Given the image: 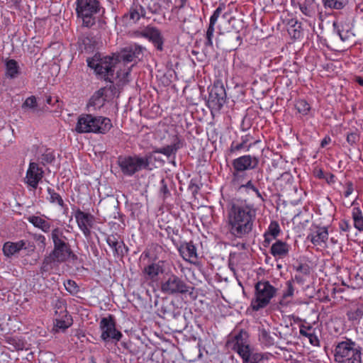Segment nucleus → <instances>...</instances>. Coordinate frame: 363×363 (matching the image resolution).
<instances>
[{
  "label": "nucleus",
  "mask_w": 363,
  "mask_h": 363,
  "mask_svg": "<svg viewBox=\"0 0 363 363\" xmlns=\"http://www.w3.org/2000/svg\"><path fill=\"white\" fill-rule=\"evenodd\" d=\"M166 208H167V211L166 212L162 211L160 213L162 216H164L163 218H161V220L162 221L166 222V223H168L170 221V219L172 218V216L169 212L171 206H169V208L167 206H166Z\"/></svg>",
  "instance_id": "bf43d9fd"
},
{
  "label": "nucleus",
  "mask_w": 363,
  "mask_h": 363,
  "mask_svg": "<svg viewBox=\"0 0 363 363\" xmlns=\"http://www.w3.org/2000/svg\"><path fill=\"white\" fill-rule=\"evenodd\" d=\"M342 284L352 289H359L363 285V276L360 274H342Z\"/></svg>",
  "instance_id": "4be33fe9"
},
{
  "label": "nucleus",
  "mask_w": 363,
  "mask_h": 363,
  "mask_svg": "<svg viewBox=\"0 0 363 363\" xmlns=\"http://www.w3.org/2000/svg\"><path fill=\"white\" fill-rule=\"evenodd\" d=\"M309 240L314 245L322 246L328 239V231L326 227L315 226V230L308 235Z\"/></svg>",
  "instance_id": "aec40b11"
},
{
  "label": "nucleus",
  "mask_w": 363,
  "mask_h": 363,
  "mask_svg": "<svg viewBox=\"0 0 363 363\" xmlns=\"http://www.w3.org/2000/svg\"><path fill=\"white\" fill-rule=\"evenodd\" d=\"M227 99L226 91L221 82H214L209 89L206 104L211 112L220 111Z\"/></svg>",
  "instance_id": "f8f14e48"
},
{
  "label": "nucleus",
  "mask_w": 363,
  "mask_h": 363,
  "mask_svg": "<svg viewBox=\"0 0 363 363\" xmlns=\"http://www.w3.org/2000/svg\"><path fill=\"white\" fill-rule=\"evenodd\" d=\"M325 7L333 9H342L349 2V0H323Z\"/></svg>",
  "instance_id": "79ce46f5"
},
{
  "label": "nucleus",
  "mask_w": 363,
  "mask_h": 363,
  "mask_svg": "<svg viewBox=\"0 0 363 363\" xmlns=\"http://www.w3.org/2000/svg\"><path fill=\"white\" fill-rule=\"evenodd\" d=\"M124 17L129 18V21L135 23L138 22L140 18L145 17V11L144 8L138 2H133L128 13L125 14Z\"/></svg>",
  "instance_id": "bb28decb"
},
{
  "label": "nucleus",
  "mask_w": 363,
  "mask_h": 363,
  "mask_svg": "<svg viewBox=\"0 0 363 363\" xmlns=\"http://www.w3.org/2000/svg\"><path fill=\"white\" fill-rule=\"evenodd\" d=\"M300 9L306 16H311V11L306 6H301Z\"/></svg>",
  "instance_id": "774afa93"
},
{
  "label": "nucleus",
  "mask_w": 363,
  "mask_h": 363,
  "mask_svg": "<svg viewBox=\"0 0 363 363\" xmlns=\"http://www.w3.org/2000/svg\"><path fill=\"white\" fill-rule=\"evenodd\" d=\"M294 280H288L286 282V289L284 291L282 294V298L286 299L289 297H291L294 292Z\"/></svg>",
  "instance_id": "de8ad7c7"
},
{
  "label": "nucleus",
  "mask_w": 363,
  "mask_h": 363,
  "mask_svg": "<svg viewBox=\"0 0 363 363\" xmlns=\"http://www.w3.org/2000/svg\"><path fill=\"white\" fill-rule=\"evenodd\" d=\"M256 209L246 200L233 199L227 204V227L233 237L243 238L252 231Z\"/></svg>",
  "instance_id": "f257e3e1"
},
{
  "label": "nucleus",
  "mask_w": 363,
  "mask_h": 363,
  "mask_svg": "<svg viewBox=\"0 0 363 363\" xmlns=\"http://www.w3.org/2000/svg\"><path fill=\"white\" fill-rule=\"evenodd\" d=\"M179 252L185 260L197 258L196 248L192 242H184L178 247Z\"/></svg>",
  "instance_id": "cd10ccee"
},
{
  "label": "nucleus",
  "mask_w": 363,
  "mask_h": 363,
  "mask_svg": "<svg viewBox=\"0 0 363 363\" xmlns=\"http://www.w3.org/2000/svg\"><path fill=\"white\" fill-rule=\"evenodd\" d=\"M346 315L350 321H359L363 317V304L359 305L355 309L348 311Z\"/></svg>",
  "instance_id": "a19ab883"
},
{
  "label": "nucleus",
  "mask_w": 363,
  "mask_h": 363,
  "mask_svg": "<svg viewBox=\"0 0 363 363\" xmlns=\"http://www.w3.org/2000/svg\"><path fill=\"white\" fill-rule=\"evenodd\" d=\"M253 140V136L251 135L250 133L242 135L241 137V142L246 146L247 151H248L253 145L258 142V140H255V142L252 143Z\"/></svg>",
  "instance_id": "3c124183"
},
{
  "label": "nucleus",
  "mask_w": 363,
  "mask_h": 363,
  "mask_svg": "<svg viewBox=\"0 0 363 363\" xmlns=\"http://www.w3.org/2000/svg\"><path fill=\"white\" fill-rule=\"evenodd\" d=\"M296 108L298 111L303 115H307L311 109L309 104H308V102L303 99L298 100L296 102Z\"/></svg>",
  "instance_id": "a18cd8bd"
},
{
  "label": "nucleus",
  "mask_w": 363,
  "mask_h": 363,
  "mask_svg": "<svg viewBox=\"0 0 363 363\" xmlns=\"http://www.w3.org/2000/svg\"><path fill=\"white\" fill-rule=\"evenodd\" d=\"M326 182L328 183V184H333L335 183V175L332 173H328L327 174V175L325 177V178Z\"/></svg>",
  "instance_id": "338daca9"
},
{
  "label": "nucleus",
  "mask_w": 363,
  "mask_h": 363,
  "mask_svg": "<svg viewBox=\"0 0 363 363\" xmlns=\"http://www.w3.org/2000/svg\"><path fill=\"white\" fill-rule=\"evenodd\" d=\"M354 346L351 340L340 342L335 348V360L340 363H362L361 352Z\"/></svg>",
  "instance_id": "1a4fd4ad"
},
{
  "label": "nucleus",
  "mask_w": 363,
  "mask_h": 363,
  "mask_svg": "<svg viewBox=\"0 0 363 363\" xmlns=\"http://www.w3.org/2000/svg\"><path fill=\"white\" fill-rule=\"evenodd\" d=\"M345 188H346V190L344 192V196L345 197H348L350 195L352 194V193L354 191L353 183L350 181L347 182L345 183Z\"/></svg>",
  "instance_id": "13d9d810"
},
{
  "label": "nucleus",
  "mask_w": 363,
  "mask_h": 363,
  "mask_svg": "<svg viewBox=\"0 0 363 363\" xmlns=\"http://www.w3.org/2000/svg\"><path fill=\"white\" fill-rule=\"evenodd\" d=\"M142 55V48L136 45H130L121 51L120 58L123 63L124 68L116 72V79H118L119 82L125 84L129 82V75L133 65L130 66H127V65L135 62Z\"/></svg>",
  "instance_id": "423d86ee"
},
{
  "label": "nucleus",
  "mask_w": 363,
  "mask_h": 363,
  "mask_svg": "<svg viewBox=\"0 0 363 363\" xmlns=\"http://www.w3.org/2000/svg\"><path fill=\"white\" fill-rule=\"evenodd\" d=\"M242 150H246V146L242 143H238L235 141H233L229 149L227 151L228 155H233L237 152H240Z\"/></svg>",
  "instance_id": "49530a36"
},
{
  "label": "nucleus",
  "mask_w": 363,
  "mask_h": 363,
  "mask_svg": "<svg viewBox=\"0 0 363 363\" xmlns=\"http://www.w3.org/2000/svg\"><path fill=\"white\" fill-rule=\"evenodd\" d=\"M346 140L350 145L354 146L359 142L360 135L357 131L351 132L347 133Z\"/></svg>",
  "instance_id": "09e8293b"
},
{
  "label": "nucleus",
  "mask_w": 363,
  "mask_h": 363,
  "mask_svg": "<svg viewBox=\"0 0 363 363\" xmlns=\"http://www.w3.org/2000/svg\"><path fill=\"white\" fill-rule=\"evenodd\" d=\"M164 231L167 234V238H170L173 242H174V240L173 238V235L174 234V230L169 225H167L166 228H164Z\"/></svg>",
  "instance_id": "e2e57ef3"
},
{
  "label": "nucleus",
  "mask_w": 363,
  "mask_h": 363,
  "mask_svg": "<svg viewBox=\"0 0 363 363\" xmlns=\"http://www.w3.org/2000/svg\"><path fill=\"white\" fill-rule=\"evenodd\" d=\"M88 66L94 69L96 73L102 76L104 79L110 82H113L114 79V69L116 67H113V58L108 56L101 57L100 55L96 54L93 57L88 58Z\"/></svg>",
  "instance_id": "0eeeda50"
},
{
  "label": "nucleus",
  "mask_w": 363,
  "mask_h": 363,
  "mask_svg": "<svg viewBox=\"0 0 363 363\" xmlns=\"http://www.w3.org/2000/svg\"><path fill=\"white\" fill-rule=\"evenodd\" d=\"M108 245L113 250V254L118 257H123L128 252V247L123 241L119 240L117 235H110L106 238Z\"/></svg>",
  "instance_id": "412c9836"
},
{
  "label": "nucleus",
  "mask_w": 363,
  "mask_h": 363,
  "mask_svg": "<svg viewBox=\"0 0 363 363\" xmlns=\"http://www.w3.org/2000/svg\"><path fill=\"white\" fill-rule=\"evenodd\" d=\"M247 339V333L241 329L237 334L230 335L225 344L228 348L237 352L240 355L243 360V363L249 360L251 354Z\"/></svg>",
  "instance_id": "6e6552de"
},
{
  "label": "nucleus",
  "mask_w": 363,
  "mask_h": 363,
  "mask_svg": "<svg viewBox=\"0 0 363 363\" xmlns=\"http://www.w3.org/2000/svg\"><path fill=\"white\" fill-rule=\"evenodd\" d=\"M80 42L82 45H84V48L86 50H92L94 48V40H93V38L89 36H83L80 39Z\"/></svg>",
  "instance_id": "8fccbe9b"
},
{
  "label": "nucleus",
  "mask_w": 363,
  "mask_h": 363,
  "mask_svg": "<svg viewBox=\"0 0 363 363\" xmlns=\"http://www.w3.org/2000/svg\"><path fill=\"white\" fill-rule=\"evenodd\" d=\"M259 340L262 344L270 347L274 344V339L265 329H262L259 335Z\"/></svg>",
  "instance_id": "37998d69"
},
{
  "label": "nucleus",
  "mask_w": 363,
  "mask_h": 363,
  "mask_svg": "<svg viewBox=\"0 0 363 363\" xmlns=\"http://www.w3.org/2000/svg\"><path fill=\"white\" fill-rule=\"evenodd\" d=\"M162 186H160V191L163 194V201L165 206H172L171 201L173 200L170 194L167 184L164 179L160 181Z\"/></svg>",
  "instance_id": "ea45409f"
},
{
  "label": "nucleus",
  "mask_w": 363,
  "mask_h": 363,
  "mask_svg": "<svg viewBox=\"0 0 363 363\" xmlns=\"http://www.w3.org/2000/svg\"><path fill=\"white\" fill-rule=\"evenodd\" d=\"M316 262L317 259L315 258L309 259L308 257H303L296 260L294 267L297 272H310L311 271L315 270L317 265Z\"/></svg>",
  "instance_id": "b1692460"
},
{
  "label": "nucleus",
  "mask_w": 363,
  "mask_h": 363,
  "mask_svg": "<svg viewBox=\"0 0 363 363\" xmlns=\"http://www.w3.org/2000/svg\"><path fill=\"white\" fill-rule=\"evenodd\" d=\"M72 318L67 311L55 313V326L59 329L65 330L72 325Z\"/></svg>",
  "instance_id": "c756f323"
},
{
  "label": "nucleus",
  "mask_w": 363,
  "mask_h": 363,
  "mask_svg": "<svg viewBox=\"0 0 363 363\" xmlns=\"http://www.w3.org/2000/svg\"><path fill=\"white\" fill-rule=\"evenodd\" d=\"M64 286L65 289L72 295H76L79 291V286L73 280L68 279L65 281Z\"/></svg>",
  "instance_id": "c03bdc74"
},
{
  "label": "nucleus",
  "mask_w": 363,
  "mask_h": 363,
  "mask_svg": "<svg viewBox=\"0 0 363 363\" xmlns=\"http://www.w3.org/2000/svg\"><path fill=\"white\" fill-rule=\"evenodd\" d=\"M173 120L171 117H166L163 118L162 121V126L164 127V131L165 132V130H168L169 127L172 125L175 126L177 128V125L173 123Z\"/></svg>",
  "instance_id": "4d7b16f0"
},
{
  "label": "nucleus",
  "mask_w": 363,
  "mask_h": 363,
  "mask_svg": "<svg viewBox=\"0 0 363 363\" xmlns=\"http://www.w3.org/2000/svg\"><path fill=\"white\" fill-rule=\"evenodd\" d=\"M27 220L34 227L40 229L45 233L50 231L51 223L42 217L37 216H30L27 218Z\"/></svg>",
  "instance_id": "473e14b6"
},
{
  "label": "nucleus",
  "mask_w": 363,
  "mask_h": 363,
  "mask_svg": "<svg viewBox=\"0 0 363 363\" xmlns=\"http://www.w3.org/2000/svg\"><path fill=\"white\" fill-rule=\"evenodd\" d=\"M287 31L289 35L294 39H298L302 34L301 23L298 20L291 18L288 21Z\"/></svg>",
  "instance_id": "72a5a7b5"
},
{
  "label": "nucleus",
  "mask_w": 363,
  "mask_h": 363,
  "mask_svg": "<svg viewBox=\"0 0 363 363\" xmlns=\"http://www.w3.org/2000/svg\"><path fill=\"white\" fill-rule=\"evenodd\" d=\"M47 192L48 194V196L47 197L48 201L53 205H57L62 210L63 214H67L69 208L65 203L61 195L56 192L54 189L50 187L47 188Z\"/></svg>",
  "instance_id": "393cba45"
},
{
  "label": "nucleus",
  "mask_w": 363,
  "mask_h": 363,
  "mask_svg": "<svg viewBox=\"0 0 363 363\" xmlns=\"http://www.w3.org/2000/svg\"><path fill=\"white\" fill-rule=\"evenodd\" d=\"M44 177V170L35 162H30L24 178L25 183L33 189H36Z\"/></svg>",
  "instance_id": "a211bd4d"
},
{
  "label": "nucleus",
  "mask_w": 363,
  "mask_h": 363,
  "mask_svg": "<svg viewBox=\"0 0 363 363\" xmlns=\"http://www.w3.org/2000/svg\"><path fill=\"white\" fill-rule=\"evenodd\" d=\"M55 160L54 150L50 148L40 149L37 155L36 162L43 166L51 164Z\"/></svg>",
  "instance_id": "c85d7f7f"
},
{
  "label": "nucleus",
  "mask_w": 363,
  "mask_h": 363,
  "mask_svg": "<svg viewBox=\"0 0 363 363\" xmlns=\"http://www.w3.org/2000/svg\"><path fill=\"white\" fill-rule=\"evenodd\" d=\"M99 328L101 331V338L104 341L113 340V341H119L123 335L121 332L118 330L116 327V320L112 315L108 317L102 318L99 323Z\"/></svg>",
  "instance_id": "2eb2a0df"
},
{
  "label": "nucleus",
  "mask_w": 363,
  "mask_h": 363,
  "mask_svg": "<svg viewBox=\"0 0 363 363\" xmlns=\"http://www.w3.org/2000/svg\"><path fill=\"white\" fill-rule=\"evenodd\" d=\"M162 290L170 294L180 293L184 295L188 301H194L197 298L194 287L186 285L184 281L174 275L169 277L162 286Z\"/></svg>",
  "instance_id": "9d476101"
},
{
  "label": "nucleus",
  "mask_w": 363,
  "mask_h": 363,
  "mask_svg": "<svg viewBox=\"0 0 363 363\" xmlns=\"http://www.w3.org/2000/svg\"><path fill=\"white\" fill-rule=\"evenodd\" d=\"M264 359V356L260 353H255L252 355L250 354V357L247 362H255V363H260Z\"/></svg>",
  "instance_id": "6e6d98bb"
},
{
  "label": "nucleus",
  "mask_w": 363,
  "mask_h": 363,
  "mask_svg": "<svg viewBox=\"0 0 363 363\" xmlns=\"http://www.w3.org/2000/svg\"><path fill=\"white\" fill-rule=\"evenodd\" d=\"M26 246L24 240H19L16 242H6L4 244L3 252L6 257H11L16 253L18 252L21 250Z\"/></svg>",
  "instance_id": "7c9ffc66"
},
{
  "label": "nucleus",
  "mask_w": 363,
  "mask_h": 363,
  "mask_svg": "<svg viewBox=\"0 0 363 363\" xmlns=\"http://www.w3.org/2000/svg\"><path fill=\"white\" fill-rule=\"evenodd\" d=\"M37 106L36 99L34 96H29L23 104V107L35 108Z\"/></svg>",
  "instance_id": "864d4df0"
},
{
  "label": "nucleus",
  "mask_w": 363,
  "mask_h": 363,
  "mask_svg": "<svg viewBox=\"0 0 363 363\" xmlns=\"http://www.w3.org/2000/svg\"><path fill=\"white\" fill-rule=\"evenodd\" d=\"M289 249L290 245L288 243L280 240H277L271 246L270 253L274 257L283 258L287 256Z\"/></svg>",
  "instance_id": "a878e982"
},
{
  "label": "nucleus",
  "mask_w": 363,
  "mask_h": 363,
  "mask_svg": "<svg viewBox=\"0 0 363 363\" xmlns=\"http://www.w3.org/2000/svg\"><path fill=\"white\" fill-rule=\"evenodd\" d=\"M352 216L354 221V226L359 231H363V213L359 207H353Z\"/></svg>",
  "instance_id": "4c0bfd02"
},
{
  "label": "nucleus",
  "mask_w": 363,
  "mask_h": 363,
  "mask_svg": "<svg viewBox=\"0 0 363 363\" xmlns=\"http://www.w3.org/2000/svg\"><path fill=\"white\" fill-rule=\"evenodd\" d=\"M75 13L83 27L90 28L96 24V15L101 9L99 0H76Z\"/></svg>",
  "instance_id": "20e7f679"
},
{
  "label": "nucleus",
  "mask_w": 363,
  "mask_h": 363,
  "mask_svg": "<svg viewBox=\"0 0 363 363\" xmlns=\"http://www.w3.org/2000/svg\"><path fill=\"white\" fill-rule=\"evenodd\" d=\"M340 228L342 231L347 232L351 228L350 225L347 220H341L339 223Z\"/></svg>",
  "instance_id": "680f3d73"
},
{
  "label": "nucleus",
  "mask_w": 363,
  "mask_h": 363,
  "mask_svg": "<svg viewBox=\"0 0 363 363\" xmlns=\"http://www.w3.org/2000/svg\"><path fill=\"white\" fill-rule=\"evenodd\" d=\"M65 230L55 227L52 229L50 239L53 243V249L49 255L44 258L42 269L44 272L54 269L58 263L65 262L68 259L73 262L78 259L77 256L72 250L68 238L65 235Z\"/></svg>",
  "instance_id": "f03ea898"
},
{
  "label": "nucleus",
  "mask_w": 363,
  "mask_h": 363,
  "mask_svg": "<svg viewBox=\"0 0 363 363\" xmlns=\"http://www.w3.org/2000/svg\"><path fill=\"white\" fill-rule=\"evenodd\" d=\"M277 289L268 281H259L255 285L254 296L250 307L252 311H259L266 308L275 296Z\"/></svg>",
  "instance_id": "39448f33"
},
{
  "label": "nucleus",
  "mask_w": 363,
  "mask_h": 363,
  "mask_svg": "<svg viewBox=\"0 0 363 363\" xmlns=\"http://www.w3.org/2000/svg\"><path fill=\"white\" fill-rule=\"evenodd\" d=\"M225 9V4H220L216 9L213 11V14L210 17V21L209 25L207 28L206 35H205V42H204V46L206 48H213V38L214 35V31H215V25L217 23L218 18L220 16L223 10Z\"/></svg>",
  "instance_id": "6ab92c4d"
},
{
  "label": "nucleus",
  "mask_w": 363,
  "mask_h": 363,
  "mask_svg": "<svg viewBox=\"0 0 363 363\" xmlns=\"http://www.w3.org/2000/svg\"><path fill=\"white\" fill-rule=\"evenodd\" d=\"M259 164V158L250 155L240 156L232 161L233 181L238 182L247 170L254 169Z\"/></svg>",
  "instance_id": "9b49d317"
},
{
  "label": "nucleus",
  "mask_w": 363,
  "mask_h": 363,
  "mask_svg": "<svg viewBox=\"0 0 363 363\" xmlns=\"http://www.w3.org/2000/svg\"><path fill=\"white\" fill-rule=\"evenodd\" d=\"M118 162L122 173L128 177L148 165L147 159L137 156L119 157Z\"/></svg>",
  "instance_id": "ddd939ff"
},
{
  "label": "nucleus",
  "mask_w": 363,
  "mask_h": 363,
  "mask_svg": "<svg viewBox=\"0 0 363 363\" xmlns=\"http://www.w3.org/2000/svg\"><path fill=\"white\" fill-rule=\"evenodd\" d=\"M158 245L151 244L141 254L140 261L144 267L143 272H159Z\"/></svg>",
  "instance_id": "4468645a"
},
{
  "label": "nucleus",
  "mask_w": 363,
  "mask_h": 363,
  "mask_svg": "<svg viewBox=\"0 0 363 363\" xmlns=\"http://www.w3.org/2000/svg\"><path fill=\"white\" fill-rule=\"evenodd\" d=\"M158 0H151L150 4H149V10L152 13H157L159 11V5L157 4Z\"/></svg>",
  "instance_id": "052dcab7"
},
{
  "label": "nucleus",
  "mask_w": 363,
  "mask_h": 363,
  "mask_svg": "<svg viewBox=\"0 0 363 363\" xmlns=\"http://www.w3.org/2000/svg\"><path fill=\"white\" fill-rule=\"evenodd\" d=\"M142 35L152 41L155 48L159 50V30L147 26L143 30Z\"/></svg>",
  "instance_id": "f704fd0d"
},
{
  "label": "nucleus",
  "mask_w": 363,
  "mask_h": 363,
  "mask_svg": "<svg viewBox=\"0 0 363 363\" xmlns=\"http://www.w3.org/2000/svg\"><path fill=\"white\" fill-rule=\"evenodd\" d=\"M165 133L169 134L170 144L160 148V154H163L167 157H170L172 155L174 156L178 150H179L183 145L182 140L174 125H171L168 130H165Z\"/></svg>",
  "instance_id": "f3484780"
},
{
  "label": "nucleus",
  "mask_w": 363,
  "mask_h": 363,
  "mask_svg": "<svg viewBox=\"0 0 363 363\" xmlns=\"http://www.w3.org/2000/svg\"><path fill=\"white\" fill-rule=\"evenodd\" d=\"M65 311H67L66 303L63 300L57 299L55 304V312L62 313Z\"/></svg>",
  "instance_id": "603ef678"
},
{
  "label": "nucleus",
  "mask_w": 363,
  "mask_h": 363,
  "mask_svg": "<svg viewBox=\"0 0 363 363\" xmlns=\"http://www.w3.org/2000/svg\"><path fill=\"white\" fill-rule=\"evenodd\" d=\"M240 188L250 189L252 191L257 189V187L253 184L252 180H249L245 184L241 185Z\"/></svg>",
  "instance_id": "0e129e2a"
},
{
  "label": "nucleus",
  "mask_w": 363,
  "mask_h": 363,
  "mask_svg": "<svg viewBox=\"0 0 363 363\" xmlns=\"http://www.w3.org/2000/svg\"><path fill=\"white\" fill-rule=\"evenodd\" d=\"M333 26L337 33L338 34V35L340 36V39L342 41H350L353 38V33L351 30H350L349 28H345L343 25L340 24L338 22H334Z\"/></svg>",
  "instance_id": "c9c22d12"
},
{
  "label": "nucleus",
  "mask_w": 363,
  "mask_h": 363,
  "mask_svg": "<svg viewBox=\"0 0 363 363\" xmlns=\"http://www.w3.org/2000/svg\"><path fill=\"white\" fill-rule=\"evenodd\" d=\"M280 227L279 224L276 220L271 221L267 231L264 233V242L269 243L270 239L269 236L272 237V238L276 239L280 233Z\"/></svg>",
  "instance_id": "e433bc0d"
},
{
  "label": "nucleus",
  "mask_w": 363,
  "mask_h": 363,
  "mask_svg": "<svg viewBox=\"0 0 363 363\" xmlns=\"http://www.w3.org/2000/svg\"><path fill=\"white\" fill-rule=\"evenodd\" d=\"M314 174L318 179H324L325 177L324 172L322 170V169H315Z\"/></svg>",
  "instance_id": "69168bd1"
},
{
  "label": "nucleus",
  "mask_w": 363,
  "mask_h": 363,
  "mask_svg": "<svg viewBox=\"0 0 363 363\" xmlns=\"http://www.w3.org/2000/svg\"><path fill=\"white\" fill-rule=\"evenodd\" d=\"M113 127L110 118L94 116L91 113H82L77 119L75 130L79 133L106 134Z\"/></svg>",
  "instance_id": "7ed1b4c3"
},
{
  "label": "nucleus",
  "mask_w": 363,
  "mask_h": 363,
  "mask_svg": "<svg viewBox=\"0 0 363 363\" xmlns=\"http://www.w3.org/2000/svg\"><path fill=\"white\" fill-rule=\"evenodd\" d=\"M305 329L312 330V326L301 325L299 333L302 336L308 337L311 345L314 346L318 345L319 340L318 337L313 333L305 332Z\"/></svg>",
  "instance_id": "58836bf2"
},
{
  "label": "nucleus",
  "mask_w": 363,
  "mask_h": 363,
  "mask_svg": "<svg viewBox=\"0 0 363 363\" xmlns=\"http://www.w3.org/2000/svg\"><path fill=\"white\" fill-rule=\"evenodd\" d=\"M108 91V89L106 87L101 88L96 91L90 98L88 106L93 107L95 110L102 107L106 101V93Z\"/></svg>",
  "instance_id": "5701e85b"
},
{
  "label": "nucleus",
  "mask_w": 363,
  "mask_h": 363,
  "mask_svg": "<svg viewBox=\"0 0 363 363\" xmlns=\"http://www.w3.org/2000/svg\"><path fill=\"white\" fill-rule=\"evenodd\" d=\"M5 74L9 79H15L21 73L18 62L13 59H6L5 61Z\"/></svg>",
  "instance_id": "2f4dec72"
},
{
  "label": "nucleus",
  "mask_w": 363,
  "mask_h": 363,
  "mask_svg": "<svg viewBox=\"0 0 363 363\" xmlns=\"http://www.w3.org/2000/svg\"><path fill=\"white\" fill-rule=\"evenodd\" d=\"M34 240L40 245L42 247H45L46 245V238L42 234H35L33 236Z\"/></svg>",
  "instance_id": "5fc2aeb1"
},
{
  "label": "nucleus",
  "mask_w": 363,
  "mask_h": 363,
  "mask_svg": "<svg viewBox=\"0 0 363 363\" xmlns=\"http://www.w3.org/2000/svg\"><path fill=\"white\" fill-rule=\"evenodd\" d=\"M74 218L79 229L81 230L85 238L91 237V228L95 223V217L90 213L82 211L77 208L74 212Z\"/></svg>",
  "instance_id": "dca6fc26"
}]
</instances>
